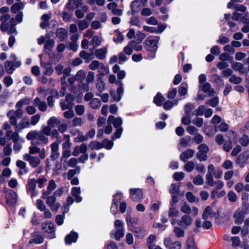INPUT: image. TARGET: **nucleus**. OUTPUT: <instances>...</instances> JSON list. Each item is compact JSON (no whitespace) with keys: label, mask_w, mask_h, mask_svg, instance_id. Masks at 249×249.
I'll use <instances>...</instances> for the list:
<instances>
[{"label":"nucleus","mask_w":249,"mask_h":249,"mask_svg":"<svg viewBox=\"0 0 249 249\" xmlns=\"http://www.w3.org/2000/svg\"><path fill=\"white\" fill-rule=\"evenodd\" d=\"M47 135V127L43 128L42 130L37 132L32 131L28 133L26 136L28 140H34L35 139L41 141L46 143V136Z\"/></svg>","instance_id":"nucleus-1"},{"label":"nucleus","mask_w":249,"mask_h":249,"mask_svg":"<svg viewBox=\"0 0 249 249\" xmlns=\"http://www.w3.org/2000/svg\"><path fill=\"white\" fill-rule=\"evenodd\" d=\"M114 225L116 228V231H112L110 235L114 236V237L117 241H119L121 238L124 237V224L120 220H116L114 222Z\"/></svg>","instance_id":"nucleus-2"},{"label":"nucleus","mask_w":249,"mask_h":249,"mask_svg":"<svg viewBox=\"0 0 249 249\" xmlns=\"http://www.w3.org/2000/svg\"><path fill=\"white\" fill-rule=\"evenodd\" d=\"M198 151L196 154L197 159L200 161H206L208 159L207 153L209 151L208 146L205 143L200 144L197 148Z\"/></svg>","instance_id":"nucleus-3"},{"label":"nucleus","mask_w":249,"mask_h":249,"mask_svg":"<svg viewBox=\"0 0 249 249\" xmlns=\"http://www.w3.org/2000/svg\"><path fill=\"white\" fill-rule=\"evenodd\" d=\"M160 37H156L155 38L148 37L144 42V48L147 51H156L158 48V43Z\"/></svg>","instance_id":"nucleus-4"},{"label":"nucleus","mask_w":249,"mask_h":249,"mask_svg":"<svg viewBox=\"0 0 249 249\" xmlns=\"http://www.w3.org/2000/svg\"><path fill=\"white\" fill-rule=\"evenodd\" d=\"M74 97L71 94L66 95L64 101H61L60 104L63 110L66 109H71L73 108L74 104L73 103Z\"/></svg>","instance_id":"nucleus-5"},{"label":"nucleus","mask_w":249,"mask_h":249,"mask_svg":"<svg viewBox=\"0 0 249 249\" xmlns=\"http://www.w3.org/2000/svg\"><path fill=\"white\" fill-rule=\"evenodd\" d=\"M21 65V62L20 61L13 62L7 60L5 62L4 66L7 73L12 74L17 68H19Z\"/></svg>","instance_id":"nucleus-6"},{"label":"nucleus","mask_w":249,"mask_h":249,"mask_svg":"<svg viewBox=\"0 0 249 249\" xmlns=\"http://www.w3.org/2000/svg\"><path fill=\"white\" fill-rule=\"evenodd\" d=\"M163 244L168 249H181L182 244L179 241L172 242L171 238L166 237L164 239Z\"/></svg>","instance_id":"nucleus-7"},{"label":"nucleus","mask_w":249,"mask_h":249,"mask_svg":"<svg viewBox=\"0 0 249 249\" xmlns=\"http://www.w3.org/2000/svg\"><path fill=\"white\" fill-rule=\"evenodd\" d=\"M193 222V219L190 216L185 214L183 215L181 219L177 220V224L183 228H187L188 226H190Z\"/></svg>","instance_id":"nucleus-8"},{"label":"nucleus","mask_w":249,"mask_h":249,"mask_svg":"<svg viewBox=\"0 0 249 249\" xmlns=\"http://www.w3.org/2000/svg\"><path fill=\"white\" fill-rule=\"evenodd\" d=\"M249 158V150H246L240 154L237 158L235 163L239 165L240 167H244L245 163Z\"/></svg>","instance_id":"nucleus-9"},{"label":"nucleus","mask_w":249,"mask_h":249,"mask_svg":"<svg viewBox=\"0 0 249 249\" xmlns=\"http://www.w3.org/2000/svg\"><path fill=\"white\" fill-rule=\"evenodd\" d=\"M83 4L82 0H69L66 4L65 8L70 11H73L75 9L78 8Z\"/></svg>","instance_id":"nucleus-10"},{"label":"nucleus","mask_w":249,"mask_h":249,"mask_svg":"<svg viewBox=\"0 0 249 249\" xmlns=\"http://www.w3.org/2000/svg\"><path fill=\"white\" fill-rule=\"evenodd\" d=\"M131 199L134 201H140L143 197V193L141 189H133L130 192Z\"/></svg>","instance_id":"nucleus-11"},{"label":"nucleus","mask_w":249,"mask_h":249,"mask_svg":"<svg viewBox=\"0 0 249 249\" xmlns=\"http://www.w3.org/2000/svg\"><path fill=\"white\" fill-rule=\"evenodd\" d=\"M195 153V151L192 149H187L179 156L180 160L184 162L187 161L189 159L192 158Z\"/></svg>","instance_id":"nucleus-12"},{"label":"nucleus","mask_w":249,"mask_h":249,"mask_svg":"<svg viewBox=\"0 0 249 249\" xmlns=\"http://www.w3.org/2000/svg\"><path fill=\"white\" fill-rule=\"evenodd\" d=\"M7 202L10 205H14L17 201V194L12 190L7 191L6 193Z\"/></svg>","instance_id":"nucleus-13"},{"label":"nucleus","mask_w":249,"mask_h":249,"mask_svg":"<svg viewBox=\"0 0 249 249\" xmlns=\"http://www.w3.org/2000/svg\"><path fill=\"white\" fill-rule=\"evenodd\" d=\"M116 84L118 85V88L116 91L117 95L115 94H113L112 93L111 94V95L115 100L119 101L124 92L123 84L121 81H117Z\"/></svg>","instance_id":"nucleus-14"},{"label":"nucleus","mask_w":249,"mask_h":249,"mask_svg":"<svg viewBox=\"0 0 249 249\" xmlns=\"http://www.w3.org/2000/svg\"><path fill=\"white\" fill-rule=\"evenodd\" d=\"M48 94H49V96L48 97V104L49 106L53 107L55 99L58 98V92L56 90L52 89L48 90Z\"/></svg>","instance_id":"nucleus-15"},{"label":"nucleus","mask_w":249,"mask_h":249,"mask_svg":"<svg viewBox=\"0 0 249 249\" xmlns=\"http://www.w3.org/2000/svg\"><path fill=\"white\" fill-rule=\"evenodd\" d=\"M23 159L25 160L28 161L30 164L33 167H36L40 163V160L38 157H33L29 154L24 155Z\"/></svg>","instance_id":"nucleus-16"},{"label":"nucleus","mask_w":249,"mask_h":249,"mask_svg":"<svg viewBox=\"0 0 249 249\" xmlns=\"http://www.w3.org/2000/svg\"><path fill=\"white\" fill-rule=\"evenodd\" d=\"M88 147L86 143H83L79 146L74 147L72 155L74 157L78 156L80 153L85 154L87 152Z\"/></svg>","instance_id":"nucleus-17"},{"label":"nucleus","mask_w":249,"mask_h":249,"mask_svg":"<svg viewBox=\"0 0 249 249\" xmlns=\"http://www.w3.org/2000/svg\"><path fill=\"white\" fill-rule=\"evenodd\" d=\"M48 205L50 207L52 211H56L60 206V204L56 202V198L54 196L48 197Z\"/></svg>","instance_id":"nucleus-18"},{"label":"nucleus","mask_w":249,"mask_h":249,"mask_svg":"<svg viewBox=\"0 0 249 249\" xmlns=\"http://www.w3.org/2000/svg\"><path fill=\"white\" fill-rule=\"evenodd\" d=\"M107 124H112L115 128L121 127V125L122 124V121L121 118H115L113 115H110L108 117L107 119Z\"/></svg>","instance_id":"nucleus-19"},{"label":"nucleus","mask_w":249,"mask_h":249,"mask_svg":"<svg viewBox=\"0 0 249 249\" xmlns=\"http://www.w3.org/2000/svg\"><path fill=\"white\" fill-rule=\"evenodd\" d=\"M201 90L204 92L208 93L210 97H213L215 94L214 89L211 88V85L209 83H205L200 87Z\"/></svg>","instance_id":"nucleus-20"},{"label":"nucleus","mask_w":249,"mask_h":249,"mask_svg":"<svg viewBox=\"0 0 249 249\" xmlns=\"http://www.w3.org/2000/svg\"><path fill=\"white\" fill-rule=\"evenodd\" d=\"M15 131L14 132L10 130L6 131V136L8 139L12 140L14 142H17L19 140V134L18 131Z\"/></svg>","instance_id":"nucleus-21"},{"label":"nucleus","mask_w":249,"mask_h":249,"mask_svg":"<svg viewBox=\"0 0 249 249\" xmlns=\"http://www.w3.org/2000/svg\"><path fill=\"white\" fill-rule=\"evenodd\" d=\"M107 53V48L106 47L97 49L95 52V55L96 57L99 59H104Z\"/></svg>","instance_id":"nucleus-22"},{"label":"nucleus","mask_w":249,"mask_h":249,"mask_svg":"<svg viewBox=\"0 0 249 249\" xmlns=\"http://www.w3.org/2000/svg\"><path fill=\"white\" fill-rule=\"evenodd\" d=\"M121 199V195L120 193H117L116 195L114 196V198L113 200V204L111 207V211L113 213H115L117 208H118V202Z\"/></svg>","instance_id":"nucleus-23"},{"label":"nucleus","mask_w":249,"mask_h":249,"mask_svg":"<svg viewBox=\"0 0 249 249\" xmlns=\"http://www.w3.org/2000/svg\"><path fill=\"white\" fill-rule=\"evenodd\" d=\"M215 215V213H213L212 211V208L208 206L205 209L203 213L202 214V218L204 220H207L208 217L210 216L213 217Z\"/></svg>","instance_id":"nucleus-24"},{"label":"nucleus","mask_w":249,"mask_h":249,"mask_svg":"<svg viewBox=\"0 0 249 249\" xmlns=\"http://www.w3.org/2000/svg\"><path fill=\"white\" fill-rule=\"evenodd\" d=\"M78 237V234L75 232H71L65 238V242L67 244H70L72 242H75Z\"/></svg>","instance_id":"nucleus-25"},{"label":"nucleus","mask_w":249,"mask_h":249,"mask_svg":"<svg viewBox=\"0 0 249 249\" xmlns=\"http://www.w3.org/2000/svg\"><path fill=\"white\" fill-rule=\"evenodd\" d=\"M71 195L75 197L77 202H80L82 201V197L79 196L81 193L80 187H73L71 190Z\"/></svg>","instance_id":"nucleus-26"},{"label":"nucleus","mask_w":249,"mask_h":249,"mask_svg":"<svg viewBox=\"0 0 249 249\" xmlns=\"http://www.w3.org/2000/svg\"><path fill=\"white\" fill-rule=\"evenodd\" d=\"M105 87V84L103 82L102 78L101 77H99L97 79V84L96 85V88L99 91V93H97V95H100V93L104 90Z\"/></svg>","instance_id":"nucleus-27"},{"label":"nucleus","mask_w":249,"mask_h":249,"mask_svg":"<svg viewBox=\"0 0 249 249\" xmlns=\"http://www.w3.org/2000/svg\"><path fill=\"white\" fill-rule=\"evenodd\" d=\"M81 58L86 60L87 62L91 60L94 58V54L93 53H88L85 51H82L79 53Z\"/></svg>","instance_id":"nucleus-28"},{"label":"nucleus","mask_w":249,"mask_h":249,"mask_svg":"<svg viewBox=\"0 0 249 249\" xmlns=\"http://www.w3.org/2000/svg\"><path fill=\"white\" fill-rule=\"evenodd\" d=\"M130 231L135 233L138 238H142L145 235L144 231L140 227L132 226Z\"/></svg>","instance_id":"nucleus-29"},{"label":"nucleus","mask_w":249,"mask_h":249,"mask_svg":"<svg viewBox=\"0 0 249 249\" xmlns=\"http://www.w3.org/2000/svg\"><path fill=\"white\" fill-rule=\"evenodd\" d=\"M13 110H10L7 114V116L9 119V122L10 124L15 127L18 126L17 121L16 117L14 115Z\"/></svg>","instance_id":"nucleus-30"},{"label":"nucleus","mask_w":249,"mask_h":249,"mask_svg":"<svg viewBox=\"0 0 249 249\" xmlns=\"http://www.w3.org/2000/svg\"><path fill=\"white\" fill-rule=\"evenodd\" d=\"M233 216L235 218V222L236 224H240L243 222L244 217L241 212L237 211L234 213Z\"/></svg>","instance_id":"nucleus-31"},{"label":"nucleus","mask_w":249,"mask_h":249,"mask_svg":"<svg viewBox=\"0 0 249 249\" xmlns=\"http://www.w3.org/2000/svg\"><path fill=\"white\" fill-rule=\"evenodd\" d=\"M56 36L61 40L66 39L68 36V32L66 30L61 28L58 29L56 32Z\"/></svg>","instance_id":"nucleus-32"},{"label":"nucleus","mask_w":249,"mask_h":249,"mask_svg":"<svg viewBox=\"0 0 249 249\" xmlns=\"http://www.w3.org/2000/svg\"><path fill=\"white\" fill-rule=\"evenodd\" d=\"M156 239V236L155 235L151 234L147 239L146 242L148 246V248L149 249H153L154 248V246H155L156 245L153 244V242H155V241Z\"/></svg>","instance_id":"nucleus-33"},{"label":"nucleus","mask_w":249,"mask_h":249,"mask_svg":"<svg viewBox=\"0 0 249 249\" xmlns=\"http://www.w3.org/2000/svg\"><path fill=\"white\" fill-rule=\"evenodd\" d=\"M187 249H197L193 237L190 236L186 240Z\"/></svg>","instance_id":"nucleus-34"},{"label":"nucleus","mask_w":249,"mask_h":249,"mask_svg":"<svg viewBox=\"0 0 249 249\" xmlns=\"http://www.w3.org/2000/svg\"><path fill=\"white\" fill-rule=\"evenodd\" d=\"M135 42L134 41H130L128 45L124 48V53L127 55H130L133 53V48L132 46L134 45Z\"/></svg>","instance_id":"nucleus-35"},{"label":"nucleus","mask_w":249,"mask_h":249,"mask_svg":"<svg viewBox=\"0 0 249 249\" xmlns=\"http://www.w3.org/2000/svg\"><path fill=\"white\" fill-rule=\"evenodd\" d=\"M24 7L23 2L16 3L12 6L11 11L13 13H16L18 11L23 9Z\"/></svg>","instance_id":"nucleus-36"},{"label":"nucleus","mask_w":249,"mask_h":249,"mask_svg":"<svg viewBox=\"0 0 249 249\" xmlns=\"http://www.w3.org/2000/svg\"><path fill=\"white\" fill-rule=\"evenodd\" d=\"M195 166V163L194 161H187L184 166V169L187 172H191L194 169Z\"/></svg>","instance_id":"nucleus-37"},{"label":"nucleus","mask_w":249,"mask_h":249,"mask_svg":"<svg viewBox=\"0 0 249 249\" xmlns=\"http://www.w3.org/2000/svg\"><path fill=\"white\" fill-rule=\"evenodd\" d=\"M30 125V123L28 121H21L18 124V126L15 127V130L20 131L22 129L29 127Z\"/></svg>","instance_id":"nucleus-38"},{"label":"nucleus","mask_w":249,"mask_h":249,"mask_svg":"<svg viewBox=\"0 0 249 249\" xmlns=\"http://www.w3.org/2000/svg\"><path fill=\"white\" fill-rule=\"evenodd\" d=\"M231 68L235 71H238L240 73H244L243 69V65L241 63L239 62H234L231 65Z\"/></svg>","instance_id":"nucleus-39"},{"label":"nucleus","mask_w":249,"mask_h":249,"mask_svg":"<svg viewBox=\"0 0 249 249\" xmlns=\"http://www.w3.org/2000/svg\"><path fill=\"white\" fill-rule=\"evenodd\" d=\"M89 147L92 149H100L104 147V145L100 142L97 141H92L89 144Z\"/></svg>","instance_id":"nucleus-40"},{"label":"nucleus","mask_w":249,"mask_h":249,"mask_svg":"<svg viewBox=\"0 0 249 249\" xmlns=\"http://www.w3.org/2000/svg\"><path fill=\"white\" fill-rule=\"evenodd\" d=\"M219 103V98L217 96L213 97L209 100H208L206 103V105H208L213 107H214L217 106V105Z\"/></svg>","instance_id":"nucleus-41"},{"label":"nucleus","mask_w":249,"mask_h":249,"mask_svg":"<svg viewBox=\"0 0 249 249\" xmlns=\"http://www.w3.org/2000/svg\"><path fill=\"white\" fill-rule=\"evenodd\" d=\"M173 231L177 238L183 237L184 236L185 232L184 230L178 227H175Z\"/></svg>","instance_id":"nucleus-42"},{"label":"nucleus","mask_w":249,"mask_h":249,"mask_svg":"<svg viewBox=\"0 0 249 249\" xmlns=\"http://www.w3.org/2000/svg\"><path fill=\"white\" fill-rule=\"evenodd\" d=\"M191 140V137L189 136L181 138L179 142L180 144L183 147L189 146Z\"/></svg>","instance_id":"nucleus-43"},{"label":"nucleus","mask_w":249,"mask_h":249,"mask_svg":"<svg viewBox=\"0 0 249 249\" xmlns=\"http://www.w3.org/2000/svg\"><path fill=\"white\" fill-rule=\"evenodd\" d=\"M172 206H173L172 204ZM179 212L178 210L175 207L172 206V207L170 208L169 210L168 215L171 218H175L179 215Z\"/></svg>","instance_id":"nucleus-44"},{"label":"nucleus","mask_w":249,"mask_h":249,"mask_svg":"<svg viewBox=\"0 0 249 249\" xmlns=\"http://www.w3.org/2000/svg\"><path fill=\"white\" fill-rule=\"evenodd\" d=\"M78 26L80 30H84L87 29L89 27V24L86 20H80L77 22Z\"/></svg>","instance_id":"nucleus-45"},{"label":"nucleus","mask_w":249,"mask_h":249,"mask_svg":"<svg viewBox=\"0 0 249 249\" xmlns=\"http://www.w3.org/2000/svg\"><path fill=\"white\" fill-rule=\"evenodd\" d=\"M9 96V92L8 90H4L0 95V103L3 105L7 102V99Z\"/></svg>","instance_id":"nucleus-46"},{"label":"nucleus","mask_w":249,"mask_h":249,"mask_svg":"<svg viewBox=\"0 0 249 249\" xmlns=\"http://www.w3.org/2000/svg\"><path fill=\"white\" fill-rule=\"evenodd\" d=\"M90 105L92 108L97 109L100 107L101 102L98 99L93 98L91 100Z\"/></svg>","instance_id":"nucleus-47"},{"label":"nucleus","mask_w":249,"mask_h":249,"mask_svg":"<svg viewBox=\"0 0 249 249\" xmlns=\"http://www.w3.org/2000/svg\"><path fill=\"white\" fill-rule=\"evenodd\" d=\"M98 69V71L100 73V75L102 76H103L105 74L107 73L109 71L108 69L105 67L104 64L102 63H100Z\"/></svg>","instance_id":"nucleus-48"},{"label":"nucleus","mask_w":249,"mask_h":249,"mask_svg":"<svg viewBox=\"0 0 249 249\" xmlns=\"http://www.w3.org/2000/svg\"><path fill=\"white\" fill-rule=\"evenodd\" d=\"M126 221L127 223V225L129 224H137L139 222V219L136 217H132L130 214H127L126 218Z\"/></svg>","instance_id":"nucleus-49"},{"label":"nucleus","mask_w":249,"mask_h":249,"mask_svg":"<svg viewBox=\"0 0 249 249\" xmlns=\"http://www.w3.org/2000/svg\"><path fill=\"white\" fill-rule=\"evenodd\" d=\"M30 98L25 97V98L19 101L16 104L17 108H21L24 105H28L30 103Z\"/></svg>","instance_id":"nucleus-50"},{"label":"nucleus","mask_w":249,"mask_h":249,"mask_svg":"<svg viewBox=\"0 0 249 249\" xmlns=\"http://www.w3.org/2000/svg\"><path fill=\"white\" fill-rule=\"evenodd\" d=\"M14 18H12L11 19V20L10 21V27L8 28V30H7V33L8 34H17V32L16 31V29L15 28V25L13 23L14 22Z\"/></svg>","instance_id":"nucleus-51"},{"label":"nucleus","mask_w":249,"mask_h":249,"mask_svg":"<svg viewBox=\"0 0 249 249\" xmlns=\"http://www.w3.org/2000/svg\"><path fill=\"white\" fill-rule=\"evenodd\" d=\"M229 82L234 84H238L242 82V79L235 75H232L229 78Z\"/></svg>","instance_id":"nucleus-52"},{"label":"nucleus","mask_w":249,"mask_h":249,"mask_svg":"<svg viewBox=\"0 0 249 249\" xmlns=\"http://www.w3.org/2000/svg\"><path fill=\"white\" fill-rule=\"evenodd\" d=\"M83 121L82 118L80 117H75L72 121L71 125L73 127H76L77 126H80L83 124Z\"/></svg>","instance_id":"nucleus-53"},{"label":"nucleus","mask_w":249,"mask_h":249,"mask_svg":"<svg viewBox=\"0 0 249 249\" xmlns=\"http://www.w3.org/2000/svg\"><path fill=\"white\" fill-rule=\"evenodd\" d=\"M206 109V107L204 105L200 106L197 109L194 111L193 114L196 116L202 115L204 114V110Z\"/></svg>","instance_id":"nucleus-54"},{"label":"nucleus","mask_w":249,"mask_h":249,"mask_svg":"<svg viewBox=\"0 0 249 249\" xmlns=\"http://www.w3.org/2000/svg\"><path fill=\"white\" fill-rule=\"evenodd\" d=\"M36 180L35 179H30L28 183L27 189L28 191H33L36 189Z\"/></svg>","instance_id":"nucleus-55"},{"label":"nucleus","mask_w":249,"mask_h":249,"mask_svg":"<svg viewBox=\"0 0 249 249\" xmlns=\"http://www.w3.org/2000/svg\"><path fill=\"white\" fill-rule=\"evenodd\" d=\"M163 101L164 97L160 93H158L154 99V103L158 106L161 105Z\"/></svg>","instance_id":"nucleus-56"},{"label":"nucleus","mask_w":249,"mask_h":249,"mask_svg":"<svg viewBox=\"0 0 249 249\" xmlns=\"http://www.w3.org/2000/svg\"><path fill=\"white\" fill-rule=\"evenodd\" d=\"M193 181L196 185H202L204 183V179L200 175H197L194 178Z\"/></svg>","instance_id":"nucleus-57"},{"label":"nucleus","mask_w":249,"mask_h":249,"mask_svg":"<svg viewBox=\"0 0 249 249\" xmlns=\"http://www.w3.org/2000/svg\"><path fill=\"white\" fill-rule=\"evenodd\" d=\"M60 120L55 117H51L48 121V124L51 127H53L60 123Z\"/></svg>","instance_id":"nucleus-58"},{"label":"nucleus","mask_w":249,"mask_h":249,"mask_svg":"<svg viewBox=\"0 0 249 249\" xmlns=\"http://www.w3.org/2000/svg\"><path fill=\"white\" fill-rule=\"evenodd\" d=\"M241 144L243 146L246 147L249 144V137L247 135H244L239 140Z\"/></svg>","instance_id":"nucleus-59"},{"label":"nucleus","mask_w":249,"mask_h":249,"mask_svg":"<svg viewBox=\"0 0 249 249\" xmlns=\"http://www.w3.org/2000/svg\"><path fill=\"white\" fill-rule=\"evenodd\" d=\"M77 81H83L86 77L85 72L82 70L79 71L74 76Z\"/></svg>","instance_id":"nucleus-60"},{"label":"nucleus","mask_w":249,"mask_h":249,"mask_svg":"<svg viewBox=\"0 0 249 249\" xmlns=\"http://www.w3.org/2000/svg\"><path fill=\"white\" fill-rule=\"evenodd\" d=\"M180 211L182 213L188 215L191 213V207L186 203H184L180 208Z\"/></svg>","instance_id":"nucleus-61"},{"label":"nucleus","mask_w":249,"mask_h":249,"mask_svg":"<svg viewBox=\"0 0 249 249\" xmlns=\"http://www.w3.org/2000/svg\"><path fill=\"white\" fill-rule=\"evenodd\" d=\"M43 241V238L41 235H37L34 237V238L31 239L29 243V244H32V243H35L36 244H40L42 243Z\"/></svg>","instance_id":"nucleus-62"},{"label":"nucleus","mask_w":249,"mask_h":249,"mask_svg":"<svg viewBox=\"0 0 249 249\" xmlns=\"http://www.w3.org/2000/svg\"><path fill=\"white\" fill-rule=\"evenodd\" d=\"M140 6V1L138 0L133 1L131 4V8L132 11L135 13L138 11V8Z\"/></svg>","instance_id":"nucleus-63"},{"label":"nucleus","mask_w":249,"mask_h":249,"mask_svg":"<svg viewBox=\"0 0 249 249\" xmlns=\"http://www.w3.org/2000/svg\"><path fill=\"white\" fill-rule=\"evenodd\" d=\"M75 110L77 115H82L85 112V107L83 105H78L75 106Z\"/></svg>","instance_id":"nucleus-64"}]
</instances>
